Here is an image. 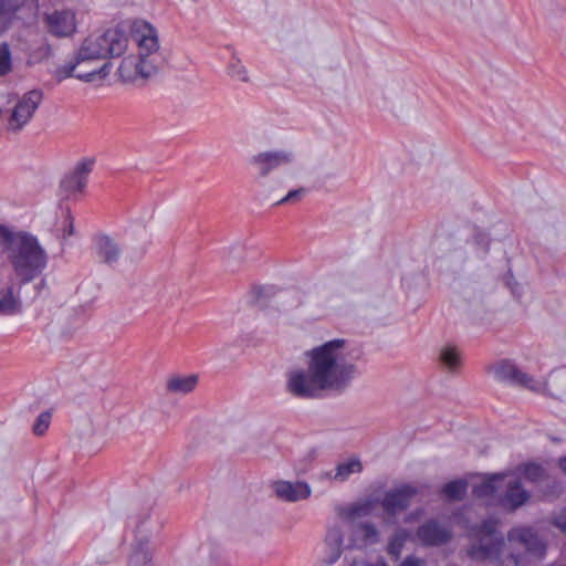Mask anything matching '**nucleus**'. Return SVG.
<instances>
[{"label":"nucleus","mask_w":566,"mask_h":566,"mask_svg":"<svg viewBox=\"0 0 566 566\" xmlns=\"http://www.w3.org/2000/svg\"><path fill=\"white\" fill-rule=\"evenodd\" d=\"M272 489L279 499L291 503L307 500L312 494L310 484L304 481L280 480L273 483Z\"/></svg>","instance_id":"dca6fc26"},{"label":"nucleus","mask_w":566,"mask_h":566,"mask_svg":"<svg viewBox=\"0 0 566 566\" xmlns=\"http://www.w3.org/2000/svg\"><path fill=\"white\" fill-rule=\"evenodd\" d=\"M51 422V413L50 412H42L36 418L32 431L35 436H43L46 430L49 429Z\"/></svg>","instance_id":"c756f323"},{"label":"nucleus","mask_w":566,"mask_h":566,"mask_svg":"<svg viewBox=\"0 0 566 566\" xmlns=\"http://www.w3.org/2000/svg\"><path fill=\"white\" fill-rule=\"evenodd\" d=\"M542 382L545 385L542 394L547 391L554 398L566 399V373L553 374L547 382L544 380Z\"/></svg>","instance_id":"393cba45"},{"label":"nucleus","mask_w":566,"mask_h":566,"mask_svg":"<svg viewBox=\"0 0 566 566\" xmlns=\"http://www.w3.org/2000/svg\"><path fill=\"white\" fill-rule=\"evenodd\" d=\"M344 547L343 530L331 526L324 539L323 563L327 566L334 565L342 556Z\"/></svg>","instance_id":"6ab92c4d"},{"label":"nucleus","mask_w":566,"mask_h":566,"mask_svg":"<svg viewBox=\"0 0 566 566\" xmlns=\"http://www.w3.org/2000/svg\"><path fill=\"white\" fill-rule=\"evenodd\" d=\"M233 252L240 253L241 251H240V249H234Z\"/></svg>","instance_id":"a19ab883"},{"label":"nucleus","mask_w":566,"mask_h":566,"mask_svg":"<svg viewBox=\"0 0 566 566\" xmlns=\"http://www.w3.org/2000/svg\"><path fill=\"white\" fill-rule=\"evenodd\" d=\"M350 566H389L384 557L377 556L374 559H368L365 557H355L350 562Z\"/></svg>","instance_id":"7c9ffc66"},{"label":"nucleus","mask_w":566,"mask_h":566,"mask_svg":"<svg viewBox=\"0 0 566 566\" xmlns=\"http://www.w3.org/2000/svg\"><path fill=\"white\" fill-rule=\"evenodd\" d=\"M296 158L292 148L270 149L251 156L249 164L260 178H266L275 170L294 167Z\"/></svg>","instance_id":"423d86ee"},{"label":"nucleus","mask_w":566,"mask_h":566,"mask_svg":"<svg viewBox=\"0 0 566 566\" xmlns=\"http://www.w3.org/2000/svg\"><path fill=\"white\" fill-rule=\"evenodd\" d=\"M553 523L562 531H566V507L555 515Z\"/></svg>","instance_id":"72a5a7b5"},{"label":"nucleus","mask_w":566,"mask_h":566,"mask_svg":"<svg viewBox=\"0 0 566 566\" xmlns=\"http://www.w3.org/2000/svg\"><path fill=\"white\" fill-rule=\"evenodd\" d=\"M468 485L464 480L451 481L442 488V493L448 500L458 501L465 494Z\"/></svg>","instance_id":"bb28decb"},{"label":"nucleus","mask_w":566,"mask_h":566,"mask_svg":"<svg viewBox=\"0 0 566 566\" xmlns=\"http://www.w3.org/2000/svg\"><path fill=\"white\" fill-rule=\"evenodd\" d=\"M144 526V518L136 516V527L142 528Z\"/></svg>","instance_id":"4c0bfd02"},{"label":"nucleus","mask_w":566,"mask_h":566,"mask_svg":"<svg viewBox=\"0 0 566 566\" xmlns=\"http://www.w3.org/2000/svg\"><path fill=\"white\" fill-rule=\"evenodd\" d=\"M417 538L424 546H440L452 537V531L436 520H430L418 527Z\"/></svg>","instance_id":"4468645a"},{"label":"nucleus","mask_w":566,"mask_h":566,"mask_svg":"<svg viewBox=\"0 0 566 566\" xmlns=\"http://www.w3.org/2000/svg\"><path fill=\"white\" fill-rule=\"evenodd\" d=\"M229 75L240 82H248L249 81V74L245 69V66L242 64V62L238 59L232 60L228 67Z\"/></svg>","instance_id":"c85d7f7f"},{"label":"nucleus","mask_w":566,"mask_h":566,"mask_svg":"<svg viewBox=\"0 0 566 566\" xmlns=\"http://www.w3.org/2000/svg\"><path fill=\"white\" fill-rule=\"evenodd\" d=\"M306 193V189L305 188H298V189H295V190H291L289 191V193L282 198L277 205H283V203H291V202H297L300 201Z\"/></svg>","instance_id":"473e14b6"},{"label":"nucleus","mask_w":566,"mask_h":566,"mask_svg":"<svg viewBox=\"0 0 566 566\" xmlns=\"http://www.w3.org/2000/svg\"><path fill=\"white\" fill-rule=\"evenodd\" d=\"M524 476L530 481H538L544 476V470L541 465L531 463L524 467Z\"/></svg>","instance_id":"2f4dec72"},{"label":"nucleus","mask_w":566,"mask_h":566,"mask_svg":"<svg viewBox=\"0 0 566 566\" xmlns=\"http://www.w3.org/2000/svg\"><path fill=\"white\" fill-rule=\"evenodd\" d=\"M412 96L407 85L391 81L381 87V107L394 113L402 111L411 103Z\"/></svg>","instance_id":"9b49d317"},{"label":"nucleus","mask_w":566,"mask_h":566,"mask_svg":"<svg viewBox=\"0 0 566 566\" xmlns=\"http://www.w3.org/2000/svg\"><path fill=\"white\" fill-rule=\"evenodd\" d=\"M126 566H156L153 551L147 543H140L133 547Z\"/></svg>","instance_id":"4be33fe9"},{"label":"nucleus","mask_w":566,"mask_h":566,"mask_svg":"<svg viewBox=\"0 0 566 566\" xmlns=\"http://www.w3.org/2000/svg\"><path fill=\"white\" fill-rule=\"evenodd\" d=\"M558 465L560 470L566 474V457L559 459Z\"/></svg>","instance_id":"e433bc0d"},{"label":"nucleus","mask_w":566,"mask_h":566,"mask_svg":"<svg viewBox=\"0 0 566 566\" xmlns=\"http://www.w3.org/2000/svg\"><path fill=\"white\" fill-rule=\"evenodd\" d=\"M199 382L196 374H175L166 379V391L175 396H186L192 392Z\"/></svg>","instance_id":"aec40b11"},{"label":"nucleus","mask_w":566,"mask_h":566,"mask_svg":"<svg viewBox=\"0 0 566 566\" xmlns=\"http://www.w3.org/2000/svg\"><path fill=\"white\" fill-rule=\"evenodd\" d=\"M439 361L447 371L455 374L462 366L461 353L454 346H443L439 352Z\"/></svg>","instance_id":"5701e85b"},{"label":"nucleus","mask_w":566,"mask_h":566,"mask_svg":"<svg viewBox=\"0 0 566 566\" xmlns=\"http://www.w3.org/2000/svg\"><path fill=\"white\" fill-rule=\"evenodd\" d=\"M132 38L138 53L123 59L118 73L124 82L134 83L156 75L165 63V56L158 32L150 23L135 21L132 25Z\"/></svg>","instance_id":"39448f33"},{"label":"nucleus","mask_w":566,"mask_h":566,"mask_svg":"<svg viewBox=\"0 0 566 566\" xmlns=\"http://www.w3.org/2000/svg\"><path fill=\"white\" fill-rule=\"evenodd\" d=\"M506 474L478 478L472 482V491L476 499L488 504H500Z\"/></svg>","instance_id":"f8f14e48"},{"label":"nucleus","mask_w":566,"mask_h":566,"mask_svg":"<svg viewBox=\"0 0 566 566\" xmlns=\"http://www.w3.org/2000/svg\"><path fill=\"white\" fill-rule=\"evenodd\" d=\"M0 247L8 253L12 279L28 284L42 275L48 265V254L38 239L24 232H12L0 224Z\"/></svg>","instance_id":"20e7f679"},{"label":"nucleus","mask_w":566,"mask_h":566,"mask_svg":"<svg viewBox=\"0 0 566 566\" xmlns=\"http://www.w3.org/2000/svg\"><path fill=\"white\" fill-rule=\"evenodd\" d=\"M228 264L231 265V262H232V255H229L228 256V260H227Z\"/></svg>","instance_id":"58836bf2"},{"label":"nucleus","mask_w":566,"mask_h":566,"mask_svg":"<svg viewBox=\"0 0 566 566\" xmlns=\"http://www.w3.org/2000/svg\"><path fill=\"white\" fill-rule=\"evenodd\" d=\"M490 371L499 381L521 386L533 392H543L545 389V385L541 379H535L523 373L517 366L507 360L496 363L490 368Z\"/></svg>","instance_id":"1a4fd4ad"},{"label":"nucleus","mask_w":566,"mask_h":566,"mask_svg":"<svg viewBox=\"0 0 566 566\" xmlns=\"http://www.w3.org/2000/svg\"><path fill=\"white\" fill-rule=\"evenodd\" d=\"M363 470V464L359 459L352 458L348 459L342 463H339L336 469L335 473H327L326 478L333 479L335 481L344 482L346 481L352 474L359 473Z\"/></svg>","instance_id":"b1692460"},{"label":"nucleus","mask_w":566,"mask_h":566,"mask_svg":"<svg viewBox=\"0 0 566 566\" xmlns=\"http://www.w3.org/2000/svg\"><path fill=\"white\" fill-rule=\"evenodd\" d=\"M306 368L286 375V391L302 399L318 398L325 391L343 392L357 375L345 339L336 338L305 353Z\"/></svg>","instance_id":"f257e3e1"},{"label":"nucleus","mask_w":566,"mask_h":566,"mask_svg":"<svg viewBox=\"0 0 566 566\" xmlns=\"http://www.w3.org/2000/svg\"><path fill=\"white\" fill-rule=\"evenodd\" d=\"M96 250L98 258L107 264L117 262L122 255L119 244L113 238L107 235L97 238Z\"/></svg>","instance_id":"412c9836"},{"label":"nucleus","mask_w":566,"mask_h":566,"mask_svg":"<svg viewBox=\"0 0 566 566\" xmlns=\"http://www.w3.org/2000/svg\"><path fill=\"white\" fill-rule=\"evenodd\" d=\"M42 99L43 93L40 90H31L21 95L10 112L8 130L21 132L33 118Z\"/></svg>","instance_id":"6e6552de"},{"label":"nucleus","mask_w":566,"mask_h":566,"mask_svg":"<svg viewBox=\"0 0 566 566\" xmlns=\"http://www.w3.org/2000/svg\"><path fill=\"white\" fill-rule=\"evenodd\" d=\"M471 543L468 556L475 560H490L501 566H526V562L516 551L520 547L534 558L541 559L546 553V544L530 527H515L507 533V542L496 530V522L484 521L481 525H465Z\"/></svg>","instance_id":"f03ea898"},{"label":"nucleus","mask_w":566,"mask_h":566,"mask_svg":"<svg viewBox=\"0 0 566 566\" xmlns=\"http://www.w3.org/2000/svg\"><path fill=\"white\" fill-rule=\"evenodd\" d=\"M64 235L70 237L74 233V224H73V218L67 214L64 220Z\"/></svg>","instance_id":"c9c22d12"},{"label":"nucleus","mask_w":566,"mask_h":566,"mask_svg":"<svg viewBox=\"0 0 566 566\" xmlns=\"http://www.w3.org/2000/svg\"><path fill=\"white\" fill-rule=\"evenodd\" d=\"M418 490L415 486L401 485L397 489L387 491L380 502V505L388 518L395 517L410 505L411 499L416 496Z\"/></svg>","instance_id":"9d476101"},{"label":"nucleus","mask_w":566,"mask_h":566,"mask_svg":"<svg viewBox=\"0 0 566 566\" xmlns=\"http://www.w3.org/2000/svg\"><path fill=\"white\" fill-rule=\"evenodd\" d=\"M21 285L11 277L4 286H0V315L12 316L22 312Z\"/></svg>","instance_id":"f3484780"},{"label":"nucleus","mask_w":566,"mask_h":566,"mask_svg":"<svg viewBox=\"0 0 566 566\" xmlns=\"http://www.w3.org/2000/svg\"><path fill=\"white\" fill-rule=\"evenodd\" d=\"M426 562L415 556H408L399 566H424Z\"/></svg>","instance_id":"f704fd0d"},{"label":"nucleus","mask_w":566,"mask_h":566,"mask_svg":"<svg viewBox=\"0 0 566 566\" xmlns=\"http://www.w3.org/2000/svg\"><path fill=\"white\" fill-rule=\"evenodd\" d=\"M412 518H413V515H412V514H410V515H408V516H407L406 521H407V522H410Z\"/></svg>","instance_id":"ea45409f"},{"label":"nucleus","mask_w":566,"mask_h":566,"mask_svg":"<svg viewBox=\"0 0 566 566\" xmlns=\"http://www.w3.org/2000/svg\"><path fill=\"white\" fill-rule=\"evenodd\" d=\"M93 163V159H83L75 165L72 171L63 177L60 186L67 196H72L84 190L87 177L92 171Z\"/></svg>","instance_id":"ddd939ff"},{"label":"nucleus","mask_w":566,"mask_h":566,"mask_svg":"<svg viewBox=\"0 0 566 566\" xmlns=\"http://www.w3.org/2000/svg\"><path fill=\"white\" fill-rule=\"evenodd\" d=\"M409 536L410 535L407 530H403V528L397 530L388 543V547H387L388 554L391 557H394L395 559H398L401 555L402 547L405 546Z\"/></svg>","instance_id":"a878e982"},{"label":"nucleus","mask_w":566,"mask_h":566,"mask_svg":"<svg viewBox=\"0 0 566 566\" xmlns=\"http://www.w3.org/2000/svg\"><path fill=\"white\" fill-rule=\"evenodd\" d=\"M374 509L371 501H366L353 506L348 514L349 530L352 531L350 547L363 548L378 542L379 533L373 524H356L358 517L371 514Z\"/></svg>","instance_id":"0eeeda50"},{"label":"nucleus","mask_w":566,"mask_h":566,"mask_svg":"<svg viewBox=\"0 0 566 566\" xmlns=\"http://www.w3.org/2000/svg\"><path fill=\"white\" fill-rule=\"evenodd\" d=\"M49 32L57 38L72 36L76 32V15L71 10L54 11L46 17Z\"/></svg>","instance_id":"2eb2a0df"},{"label":"nucleus","mask_w":566,"mask_h":566,"mask_svg":"<svg viewBox=\"0 0 566 566\" xmlns=\"http://www.w3.org/2000/svg\"><path fill=\"white\" fill-rule=\"evenodd\" d=\"M530 494L522 488L520 481L506 475L504 488L501 493L500 505L510 510H515L527 502Z\"/></svg>","instance_id":"a211bd4d"},{"label":"nucleus","mask_w":566,"mask_h":566,"mask_svg":"<svg viewBox=\"0 0 566 566\" xmlns=\"http://www.w3.org/2000/svg\"><path fill=\"white\" fill-rule=\"evenodd\" d=\"M128 48V36L119 29L94 32L86 36L73 57L56 70L61 81L76 77L83 82L104 80L111 70V63L101 61L122 55Z\"/></svg>","instance_id":"7ed1b4c3"},{"label":"nucleus","mask_w":566,"mask_h":566,"mask_svg":"<svg viewBox=\"0 0 566 566\" xmlns=\"http://www.w3.org/2000/svg\"><path fill=\"white\" fill-rule=\"evenodd\" d=\"M12 70L11 51L8 43H0V76L9 74Z\"/></svg>","instance_id":"cd10ccee"}]
</instances>
